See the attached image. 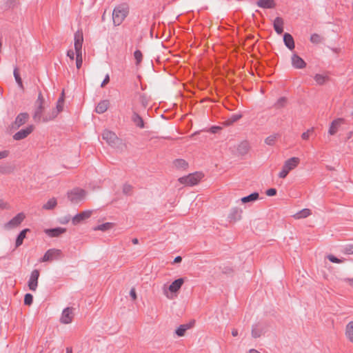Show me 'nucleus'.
I'll return each instance as SVG.
<instances>
[{
  "label": "nucleus",
  "instance_id": "obj_1",
  "mask_svg": "<svg viewBox=\"0 0 353 353\" xmlns=\"http://www.w3.org/2000/svg\"><path fill=\"white\" fill-rule=\"evenodd\" d=\"M130 7L127 3H121L116 6L112 12V21L115 26H120L128 17Z\"/></svg>",
  "mask_w": 353,
  "mask_h": 353
},
{
  "label": "nucleus",
  "instance_id": "obj_2",
  "mask_svg": "<svg viewBox=\"0 0 353 353\" xmlns=\"http://www.w3.org/2000/svg\"><path fill=\"white\" fill-rule=\"evenodd\" d=\"M45 99L42 94L41 91L39 92L37 99L34 103V110L32 114V119L36 123H40L42 121L43 112L44 111L45 107Z\"/></svg>",
  "mask_w": 353,
  "mask_h": 353
},
{
  "label": "nucleus",
  "instance_id": "obj_3",
  "mask_svg": "<svg viewBox=\"0 0 353 353\" xmlns=\"http://www.w3.org/2000/svg\"><path fill=\"white\" fill-rule=\"evenodd\" d=\"M102 139L112 148H119L122 144V140L117 134L110 130H105L102 133Z\"/></svg>",
  "mask_w": 353,
  "mask_h": 353
},
{
  "label": "nucleus",
  "instance_id": "obj_4",
  "mask_svg": "<svg viewBox=\"0 0 353 353\" xmlns=\"http://www.w3.org/2000/svg\"><path fill=\"white\" fill-rule=\"evenodd\" d=\"M300 162L298 157H291L285 161L281 171L279 173V178L284 179L287 176L289 172L296 168Z\"/></svg>",
  "mask_w": 353,
  "mask_h": 353
},
{
  "label": "nucleus",
  "instance_id": "obj_5",
  "mask_svg": "<svg viewBox=\"0 0 353 353\" xmlns=\"http://www.w3.org/2000/svg\"><path fill=\"white\" fill-rule=\"evenodd\" d=\"M85 194L86 192L83 189L75 188L68 192L67 196L72 203L77 204L84 199Z\"/></svg>",
  "mask_w": 353,
  "mask_h": 353
},
{
  "label": "nucleus",
  "instance_id": "obj_6",
  "mask_svg": "<svg viewBox=\"0 0 353 353\" xmlns=\"http://www.w3.org/2000/svg\"><path fill=\"white\" fill-rule=\"evenodd\" d=\"M203 174L199 172H195L192 174H189L187 176L180 177L179 179V183L187 185L192 186L196 185L202 179Z\"/></svg>",
  "mask_w": 353,
  "mask_h": 353
},
{
  "label": "nucleus",
  "instance_id": "obj_7",
  "mask_svg": "<svg viewBox=\"0 0 353 353\" xmlns=\"http://www.w3.org/2000/svg\"><path fill=\"white\" fill-rule=\"evenodd\" d=\"M185 282V278H179L174 280L167 288L165 285L163 287V294L168 299H172V296H170L169 292L171 293H176L182 287Z\"/></svg>",
  "mask_w": 353,
  "mask_h": 353
},
{
  "label": "nucleus",
  "instance_id": "obj_8",
  "mask_svg": "<svg viewBox=\"0 0 353 353\" xmlns=\"http://www.w3.org/2000/svg\"><path fill=\"white\" fill-rule=\"evenodd\" d=\"M64 102V99H58L56 104V110H53L49 116H43L42 122L47 123L54 119L58 114L63 110Z\"/></svg>",
  "mask_w": 353,
  "mask_h": 353
},
{
  "label": "nucleus",
  "instance_id": "obj_9",
  "mask_svg": "<svg viewBox=\"0 0 353 353\" xmlns=\"http://www.w3.org/2000/svg\"><path fill=\"white\" fill-rule=\"evenodd\" d=\"M30 119L28 112H21L15 118V120L10 124V130H16L24 125Z\"/></svg>",
  "mask_w": 353,
  "mask_h": 353
},
{
  "label": "nucleus",
  "instance_id": "obj_10",
  "mask_svg": "<svg viewBox=\"0 0 353 353\" xmlns=\"http://www.w3.org/2000/svg\"><path fill=\"white\" fill-rule=\"evenodd\" d=\"M26 218V215L23 212H19L8 222L5 223L4 228L7 230H11L17 228L21 225Z\"/></svg>",
  "mask_w": 353,
  "mask_h": 353
},
{
  "label": "nucleus",
  "instance_id": "obj_11",
  "mask_svg": "<svg viewBox=\"0 0 353 353\" xmlns=\"http://www.w3.org/2000/svg\"><path fill=\"white\" fill-rule=\"evenodd\" d=\"M39 274V270L37 269L33 270L31 272L29 280L28 281V288L31 291H36L38 286V279Z\"/></svg>",
  "mask_w": 353,
  "mask_h": 353
},
{
  "label": "nucleus",
  "instance_id": "obj_12",
  "mask_svg": "<svg viewBox=\"0 0 353 353\" xmlns=\"http://www.w3.org/2000/svg\"><path fill=\"white\" fill-rule=\"evenodd\" d=\"M34 127L33 125H29L26 128L21 129L13 135V139L16 141L22 140L34 131Z\"/></svg>",
  "mask_w": 353,
  "mask_h": 353
},
{
  "label": "nucleus",
  "instance_id": "obj_13",
  "mask_svg": "<svg viewBox=\"0 0 353 353\" xmlns=\"http://www.w3.org/2000/svg\"><path fill=\"white\" fill-rule=\"evenodd\" d=\"M74 41L75 52L82 51V45L83 42V33L82 30H78L74 33Z\"/></svg>",
  "mask_w": 353,
  "mask_h": 353
},
{
  "label": "nucleus",
  "instance_id": "obj_14",
  "mask_svg": "<svg viewBox=\"0 0 353 353\" xmlns=\"http://www.w3.org/2000/svg\"><path fill=\"white\" fill-rule=\"evenodd\" d=\"M91 210H85L80 213L77 214L72 219V223L74 225H78L83 220H85L91 216Z\"/></svg>",
  "mask_w": 353,
  "mask_h": 353
},
{
  "label": "nucleus",
  "instance_id": "obj_15",
  "mask_svg": "<svg viewBox=\"0 0 353 353\" xmlns=\"http://www.w3.org/2000/svg\"><path fill=\"white\" fill-rule=\"evenodd\" d=\"M291 61L292 66L296 69H303L307 65L305 61L296 53L292 55Z\"/></svg>",
  "mask_w": 353,
  "mask_h": 353
},
{
  "label": "nucleus",
  "instance_id": "obj_16",
  "mask_svg": "<svg viewBox=\"0 0 353 353\" xmlns=\"http://www.w3.org/2000/svg\"><path fill=\"white\" fill-rule=\"evenodd\" d=\"M72 308L70 307L65 308L61 314V322L64 324H68L72 321Z\"/></svg>",
  "mask_w": 353,
  "mask_h": 353
},
{
  "label": "nucleus",
  "instance_id": "obj_17",
  "mask_svg": "<svg viewBox=\"0 0 353 353\" xmlns=\"http://www.w3.org/2000/svg\"><path fill=\"white\" fill-rule=\"evenodd\" d=\"M243 210L237 207L232 208L228 215L230 222H236L241 219Z\"/></svg>",
  "mask_w": 353,
  "mask_h": 353
},
{
  "label": "nucleus",
  "instance_id": "obj_18",
  "mask_svg": "<svg viewBox=\"0 0 353 353\" xmlns=\"http://www.w3.org/2000/svg\"><path fill=\"white\" fill-rule=\"evenodd\" d=\"M66 232V228L57 227L54 228L46 229L44 232L50 237H58Z\"/></svg>",
  "mask_w": 353,
  "mask_h": 353
},
{
  "label": "nucleus",
  "instance_id": "obj_19",
  "mask_svg": "<svg viewBox=\"0 0 353 353\" xmlns=\"http://www.w3.org/2000/svg\"><path fill=\"white\" fill-rule=\"evenodd\" d=\"M131 120L137 127L139 128H145V124L143 118L139 115L138 112L134 110V109H132Z\"/></svg>",
  "mask_w": 353,
  "mask_h": 353
},
{
  "label": "nucleus",
  "instance_id": "obj_20",
  "mask_svg": "<svg viewBox=\"0 0 353 353\" xmlns=\"http://www.w3.org/2000/svg\"><path fill=\"white\" fill-rule=\"evenodd\" d=\"M250 146L249 143L247 141H243L241 142L236 148V151L238 155L245 156L247 154L250 150Z\"/></svg>",
  "mask_w": 353,
  "mask_h": 353
},
{
  "label": "nucleus",
  "instance_id": "obj_21",
  "mask_svg": "<svg viewBox=\"0 0 353 353\" xmlns=\"http://www.w3.org/2000/svg\"><path fill=\"white\" fill-rule=\"evenodd\" d=\"M343 122H344V119L342 118H339V119L333 120L330 124V128L328 130V133L330 135L335 134L338 130V127L339 125H341V124H342Z\"/></svg>",
  "mask_w": 353,
  "mask_h": 353
},
{
  "label": "nucleus",
  "instance_id": "obj_22",
  "mask_svg": "<svg viewBox=\"0 0 353 353\" xmlns=\"http://www.w3.org/2000/svg\"><path fill=\"white\" fill-rule=\"evenodd\" d=\"M283 42L285 46L290 50H292L295 48L294 40L293 37L288 32L283 34Z\"/></svg>",
  "mask_w": 353,
  "mask_h": 353
},
{
  "label": "nucleus",
  "instance_id": "obj_23",
  "mask_svg": "<svg viewBox=\"0 0 353 353\" xmlns=\"http://www.w3.org/2000/svg\"><path fill=\"white\" fill-rule=\"evenodd\" d=\"M283 19L281 17H276L273 23V26L275 32L278 34H281L283 32Z\"/></svg>",
  "mask_w": 353,
  "mask_h": 353
},
{
  "label": "nucleus",
  "instance_id": "obj_24",
  "mask_svg": "<svg viewBox=\"0 0 353 353\" xmlns=\"http://www.w3.org/2000/svg\"><path fill=\"white\" fill-rule=\"evenodd\" d=\"M256 5L261 8L271 9L275 8L276 3L274 0H258Z\"/></svg>",
  "mask_w": 353,
  "mask_h": 353
},
{
  "label": "nucleus",
  "instance_id": "obj_25",
  "mask_svg": "<svg viewBox=\"0 0 353 353\" xmlns=\"http://www.w3.org/2000/svg\"><path fill=\"white\" fill-rule=\"evenodd\" d=\"M29 232H30L29 228H25L19 233L15 241V248H19L23 244V240L26 237V234Z\"/></svg>",
  "mask_w": 353,
  "mask_h": 353
},
{
  "label": "nucleus",
  "instance_id": "obj_26",
  "mask_svg": "<svg viewBox=\"0 0 353 353\" xmlns=\"http://www.w3.org/2000/svg\"><path fill=\"white\" fill-rule=\"evenodd\" d=\"M110 105V101L108 100H102L97 105L95 111L98 114L104 113Z\"/></svg>",
  "mask_w": 353,
  "mask_h": 353
},
{
  "label": "nucleus",
  "instance_id": "obj_27",
  "mask_svg": "<svg viewBox=\"0 0 353 353\" xmlns=\"http://www.w3.org/2000/svg\"><path fill=\"white\" fill-rule=\"evenodd\" d=\"M314 79L317 85H323L330 80V78L327 74H316L314 77Z\"/></svg>",
  "mask_w": 353,
  "mask_h": 353
},
{
  "label": "nucleus",
  "instance_id": "obj_28",
  "mask_svg": "<svg viewBox=\"0 0 353 353\" xmlns=\"http://www.w3.org/2000/svg\"><path fill=\"white\" fill-rule=\"evenodd\" d=\"M259 199V194L256 192H254L250 194L243 196L241 199L243 203H247L250 202H254Z\"/></svg>",
  "mask_w": 353,
  "mask_h": 353
},
{
  "label": "nucleus",
  "instance_id": "obj_29",
  "mask_svg": "<svg viewBox=\"0 0 353 353\" xmlns=\"http://www.w3.org/2000/svg\"><path fill=\"white\" fill-rule=\"evenodd\" d=\"M173 165L178 170H186L188 163L183 159H176L173 161Z\"/></svg>",
  "mask_w": 353,
  "mask_h": 353
},
{
  "label": "nucleus",
  "instance_id": "obj_30",
  "mask_svg": "<svg viewBox=\"0 0 353 353\" xmlns=\"http://www.w3.org/2000/svg\"><path fill=\"white\" fill-rule=\"evenodd\" d=\"M311 214L312 212L310 209L304 208L294 214L293 217L296 219H301L309 216Z\"/></svg>",
  "mask_w": 353,
  "mask_h": 353
},
{
  "label": "nucleus",
  "instance_id": "obj_31",
  "mask_svg": "<svg viewBox=\"0 0 353 353\" xmlns=\"http://www.w3.org/2000/svg\"><path fill=\"white\" fill-rule=\"evenodd\" d=\"M259 325V323L252 325L251 334L254 339L259 338L262 335L263 329Z\"/></svg>",
  "mask_w": 353,
  "mask_h": 353
},
{
  "label": "nucleus",
  "instance_id": "obj_32",
  "mask_svg": "<svg viewBox=\"0 0 353 353\" xmlns=\"http://www.w3.org/2000/svg\"><path fill=\"white\" fill-rule=\"evenodd\" d=\"M114 223L111 222H106L104 223H102L101 225H98L93 228V230H101V231H107L108 230H110L113 228Z\"/></svg>",
  "mask_w": 353,
  "mask_h": 353
},
{
  "label": "nucleus",
  "instance_id": "obj_33",
  "mask_svg": "<svg viewBox=\"0 0 353 353\" xmlns=\"http://www.w3.org/2000/svg\"><path fill=\"white\" fill-rule=\"evenodd\" d=\"M241 114H233L224 121L225 125H230L242 118Z\"/></svg>",
  "mask_w": 353,
  "mask_h": 353
},
{
  "label": "nucleus",
  "instance_id": "obj_34",
  "mask_svg": "<svg viewBox=\"0 0 353 353\" xmlns=\"http://www.w3.org/2000/svg\"><path fill=\"white\" fill-rule=\"evenodd\" d=\"M345 335L349 341L353 343V321L346 325Z\"/></svg>",
  "mask_w": 353,
  "mask_h": 353
},
{
  "label": "nucleus",
  "instance_id": "obj_35",
  "mask_svg": "<svg viewBox=\"0 0 353 353\" xmlns=\"http://www.w3.org/2000/svg\"><path fill=\"white\" fill-rule=\"evenodd\" d=\"M288 99L285 97H281L274 104V107L276 109H281L287 105Z\"/></svg>",
  "mask_w": 353,
  "mask_h": 353
},
{
  "label": "nucleus",
  "instance_id": "obj_36",
  "mask_svg": "<svg viewBox=\"0 0 353 353\" xmlns=\"http://www.w3.org/2000/svg\"><path fill=\"white\" fill-rule=\"evenodd\" d=\"M47 251H49L50 252L49 256H50L51 261L59 259L62 254L61 250L55 248L49 249Z\"/></svg>",
  "mask_w": 353,
  "mask_h": 353
},
{
  "label": "nucleus",
  "instance_id": "obj_37",
  "mask_svg": "<svg viewBox=\"0 0 353 353\" xmlns=\"http://www.w3.org/2000/svg\"><path fill=\"white\" fill-rule=\"evenodd\" d=\"M57 204V199L55 198L50 199L46 203L43 205V208L45 210H52Z\"/></svg>",
  "mask_w": 353,
  "mask_h": 353
},
{
  "label": "nucleus",
  "instance_id": "obj_38",
  "mask_svg": "<svg viewBox=\"0 0 353 353\" xmlns=\"http://www.w3.org/2000/svg\"><path fill=\"white\" fill-rule=\"evenodd\" d=\"M19 4V0H5L4 6L6 10L14 8Z\"/></svg>",
  "mask_w": 353,
  "mask_h": 353
},
{
  "label": "nucleus",
  "instance_id": "obj_39",
  "mask_svg": "<svg viewBox=\"0 0 353 353\" xmlns=\"http://www.w3.org/2000/svg\"><path fill=\"white\" fill-rule=\"evenodd\" d=\"M279 136V134H273L268 136L265 139V143L268 145H274L275 144L276 140Z\"/></svg>",
  "mask_w": 353,
  "mask_h": 353
},
{
  "label": "nucleus",
  "instance_id": "obj_40",
  "mask_svg": "<svg viewBox=\"0 0 353 353\" xmlns=\"http://www.w3.org/2000/svg\"><path fill=\"white\" fill-rule=\"evenodd\" d=\"M139 102L141 104V106L145 110L148 107L149 104V99L145 94H140L139 95Z\"/></svg>",
  "mask_w": 353,
  "mask_h": 353
},
{
  "label": "nucleus",
  "instance_id": "obj_41",
  "mask_svg": "<svg viewBox=\"0 0 353 353\" xmlns=\"http://www.w3.org/2000/svg\"><path fill=\"white\" fill-rule=\"evenodd\" d=\"M132 190H133L132 185L128 183H125L123 185L122 192L125 195L129 196L132 194Z\"/></svg>",
  "mask_w": 353,
  "mask_h": 353
},
{
  "label": "nucleus",
  "instance_id": "obj_42",
  "mask_svg": "<svg viewBox=\"0 0 353 353\" xmlns=\"http://www.w3.org/2000/svg\"><path fill=\"white\" fill-rule=\"evenodd\" d=\"M310 41L314 44H319L322 42L323 38L316 33L312 34L310 38Z\"/></svg>",
  "mask_w": 353,
  "mask_h": 353
},
{
  "label": "nucleus",
  "instance_id": "obj_43",
  "mask_svg": "<svg viewBox=\"0 0 353 353\" xmlns=\"http://www.w3.org/2000/svg\"><path fill=\"white\" fill-rule=\"evenodd\" d=\"M13 74H14V77L16 82L17 83V84L19 85V86L20 88H23V82H22L21 78L20 77V74L19 73L17 67L14 68Z\"/></svg>",
  "mask_w": 353,
  "mask_h": 353
},
{
  "label": "nucleus",
  "instance_id": "obj_44",
  "mask_svg": "<svg viewBox=\"0 0 353 353\" xmlns=\"http://www.w3.org/2000/svg\"><path fill=\"white\" fill-rule=\"evenodd\" d=\"M76 54V66L77 69H79L83 63L82 59V51L75 52Z\"/></svg>",
  "mask_w": 353,
  "mask_h": 353
},
{
  "label": "nucleus",
  "instance_id": "obj_45",
  "mask_svg": "<svg viewBox=\"0 0 353 353\" xmlns=\"http://www.w3.org/2000/svg\"><path fill=\"white\" fill-rule=\"evenodd\" d=\"M134 57L136 60V63H135L136 65H139L143 60V54H142L141 51L139 50H136L134 52Z\"/></svg>",
  "mask_w": 353,
  "mask_h": 353
},
{
  "label": "nucleus",
  "instance_id": "obj_46",
  "mask_svg": "<svg viewBox=\"0 0 353 353\" xmlns=\"http://www.w3.org/2000/svg\"><path fill=\"white\" fill-rule=\"evenodd\" d=\"M188 330V327L184 325V324L180 325L179 327L176 330L175 334L179 336H184L186 330Z\"/></svg>",
  "mask_w": 353,
  "mask_h": 353
},
{
  "label": "nucleus",
  "instance_id": "obj_47",
  "mask_svg": "<svg viewBox=\"0 0 353 353\" xmlns=\"http://www.w3.org/2000/svg\"><path fill=\"white\" fill-rule=\"evenodd\" d=\"M33 302V296L30 293H27L24 296L23 303L25 305H31Z\"/></svg>",
  "mask_w": 353,
  "mask_h": 353
},
{
  "label": "nucleus",
  "instance_id": "obj_48",
  "mask_svg": "<svg viewBox=\"0 0 353 353\" xmlns=\"http://www.w3.org/2000/svg\"><path fill=\"white\" fill-rule=\"evenodd\" d=\"M327 258L328 259V260L330 262L334 263H343L345 260V259H339L332 254L327 255Z\"/></svg>",
  "mask_w": 353,
  "mask_h": 353
},
{
  "label": "nucleus",
  "instance_id": "obj_49",
  "mask_svg": "<svg viewBox=\"0 0 353 353\" xmlns=\"http://www.w3.org/2000/svg\"><path fill=\"white\" fill-rule=\"evenodd\" d=\"M343 252L345 254H353V245H346L343 248Z\"/></svg>",
  "mask_w": 353,
  "mask_h": 353
},
{
  "label": "nucleus",
  "instance_id": "obj_50",
  "mask_svg": "<svg viewBox=\"0 0 353 353\" xmlns=\"http://www.w3.org/2000/svg\"><path fill=\"white\" fill-rule=\"evenodd\" d=\"M12 171V169L9 166H0V173L1 174H8L10 173Z\"/></svg>",
  "mask_w": 353,
  "mask_h": 353
},
{
  "label": "nucleus",
  "instance_id": "obj_51",
  "mask_svg": "<svg viewBox=\"0 0 353 353\" xmlns=\"http://www.w3.org/2000/svg\"><path fill=\"white\" fill-rule=\"evenodd\" d=\"M314 131V128H312L309 130H307L306 132H304L302 134H301V138L303 139V140H307L310 137V134L311 132H312Z\"/></svg>",
  "mask_w": 353,
  "mask_h": 353
},
{
  "label": "nucleus",
  "instance_id": "obj_52",
  "mask_svg": "<svg viewBox=\"0 0 353 353\" xmlns=\"http://www.w3.org/2000/svg\"><path fill=\"white\" fill-rule=\"evenodd\" d=\"M277 193V190L276 188H270V189H268L266 191H265V194L267 196H275Z\"/></svg>",
  "mask_w": 353,
  "mask_h": 353
},
{
  "label": "nucleus",
  "instance_id": "obj_53",
  "mask_svg": "<svg viewBox=\"0 0 353 353\" xmlns=\"http://www.w3.org/2000/svg\"><path fill=\"white\" fill-rule=\"evenodd\" d=\"M50 252L49 251H46L44 255L41 258L40 262H46L51 261L50 256H49Z\"/></svg>",
  "mask_w": 353,
  "mask_h": 353
},
{
  "label": "nucleus",
  "instance_id": "obj_54",
  "mask_svg": "<svg viewBox=\"0 0 353 353\" xmlns=\"http://www.w3.org/2000/svg\"><path fill=\"white\" fill-rule=\"evenodd\" d=\"M233 272H234L233 269L229 266H225L222 270V272L223 274H231L233 273Z\"/></svg>",
  "mask_w": 353,
  "mask_h": 353
},
{
  "label": "nucleus",
  "instance_id": "obj_55",
  "mask_svg": "<svg viewBox=\"0 0 353 353\" xmlns=\"http://www.w3.org/2000/svg\"><path fill=\"white\" fill-rule=\"evenodd\" d=\"M221 130V127L217 125L212 126L208 131L210 132L212 134H215Z\"/></svg>",
  "mask_w": 353,
  "mask_h": 353
},
{
  "label": "nucleus",
  "instance_id": "obj_56",
  "mask_svg": "<svg viewBox=\"0 0 353 353\" xmlns=\"http://www.w3.org/2000/svg\"><path fill=\"white\" fill-rule=\"evenodd\" d=\"M109 82H110V75H109L108 74H107L105 76V77H104V79H103V81H102V83H101V88H103V87H104L106 84H108Z\"/></svg>",
  "mask_w": 353,
  "mask_h": 353
},
{
  "label": "nucleus",
  "instance_id": "obj_57",
  "mask_svg": "<svg viewBox=\"0 0 353 353\" xmlns=\"http://www.w3.org/2000/svg\"><path fill=\"white\" fill-rule=\"evenodd\" d=\"M9 151L8 150H3L0 152V160L2 159H5L8 157L9 155Z\"/></svg>",
  "mask_w": 353,
  "mask_h": 353
},
{
  "label": "nucleus",
  "instance_id": "obj_58",
  "mask_svg": "<svg viewBox=\"0 0 353 353\" xmlns=\"http://www.w3.org/2000/svg\"><path fill=\"white\" fill-rule=\"evenodd\" d=\"M130 296L132 299V300H136L137 299V293L134 288H132L130 291Z\"/></svg>",
  "mask_w": 353,
  "mask_h": 353
},
{
  "label": "nucleus",
  "instance_id": "obj_59",
  "mask_svg": "<svg viewBox=\"0 0 353 353\" xmlns=\"http://www.w3.org/2000/svg\"><path fill=\"white\" fill-rule=\"evenodd\" d=\"M70 220V216H64L60 220V223L62 224H66L68 223Z\"/></svg>",
  "mask_w": 353,
  "mask_h": 353
},
{
  "label": "nucleus",
  "instance_id": "obj_60",
  "mask_svg": "<svg viewBox=\"0 0 353 353\" xmlns=\"http://www.w3.org/2000/svg\"><path fill=\"white\" fill-rule=\"evenodd\" d=\"M67 56L71 59L73 60L74 58V52L72 50H68L67 52Z\"/></svg>",
  "mask_w": 353,
  "mask_h": 353
},
{
  "label": "nucleus",
  "instance_id": "obj_61",
  "mask_svg": "<svg viewBox=\"0 0 353 353\" xmlns=\"http://www.w3.org/2000/svg\"><path fill=\"white\" fill-rule=\"evenodd\" d=\"M343 281L347 282L350 284V285L353 286V278H345L343 279Z\"/></svg>",
  "mask_w": 353,
  "mask_h": 353
},
{
  "label": "nucleus",
  "instance_id": "obj_62",
  "mask_svg": "<svg viewBox=\"0 0 353 353\" xmlns=\"http://www.w3.org/2000/svg\"><path fill=\"white\" fill-rule=\"evenodd\" d=\"M194 323H195V321L192 320V321H190L189 323L184 324V325L188 326V329H190L194 326Z\"/></svg>",
  "mask_w": 353,
  "mask_h": 353
},
{
  "label": "nucleus",
  "instance_id": "obj_63",
  "mask_svg": "<svg viewBox=\"0 0 353 353\" xmlns=\"http://www.w3.org/2000/svg\"><path fill=\"white\" fill-rule=\"evenodd\" d=\"M181 261H182V257L181 256H177L174 258L173 263H177L181 262Z\"/></svg>",
  "mask_w": 353,
  "mask_h": 353
},
{
  "label": "nucleus",
  "instance_id": "obj_64",
  "mask_svg": "<svg viewBox=\"0 0 353 353\" xmlns=\"http://www.w3.org/2000/svg\"><path fill=\"white\" fill-rule=\"evenodd\" d=\"M65 353H72V347H67L65 349Z\"/></svg>",
  "mask_w": 353,
  "mask_h": 353
}]
</instances>
